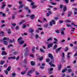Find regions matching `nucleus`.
<instances>
[{"mask_svg":"<svg viewBox=\"0 0 77 77\" xmlns=\"http://www.w3.org/2000/svg\"><path fill=\"white\" fill-rule=\"evenodd\" d=\"M29 48L27 47L26 48L25 50L24 51H25V53H24V56L25 57H26L29 54Z\"/></svg>","mask_w":77,"mask_h":77,"instance_id":"nucleus-1","label":"nucleus"},{"mask_svg":"<svg viewBox=\"0 0 77 77\" xmlns=\"http://www.w3.org/2000/svg\"><path fill=\"white\" fill-rule=\"evenodd\" d=\"M35 71V69H33L32 70H30L28 72L27 75H29V76H32V75H31V74H32L33 71Z\"/></svg>","mask_w":77,"mask_h":77,"instance_id":"nucleus-2","label":"nucleus"},{"mask_svg":"<svg viewBox=\"0 0 77 77\" xmlns=\"http://www.w3.org/2000/svg\"><path fill=\"white\" fill-rule=\"evenodd\" d=\"M48 57L50 58L52 60V61H53V62H54V59L53 58V56L51 54H49Z\"/></svg>","mask_w":77,"mask_h":77,"instance_id":"nucleus-3","label":"nucleus"},{"mask_svg":"<svg viewBox=\"0 0 77 77\" xmlns=\"http://www.w3.org/2000/svg\"><path fill=\"white\" fill-rule=\"evenodd\" d=\"M56 23H55V20H52V21L50 22L49 25L50 26H52L53 24H55Z\"/></svg>","mask_w":77,"mask_h":77,"instance_id":"nucleus-4","label":"nucleus"},{"mask_svg":"<svg viewBox=\"0 0 77 77\" xmlns=\"http://www.w3.org/2000/svg\"><path fill=\"white\" fill-rule=\"evenodd\" d=\"M2 4L3 5L2 6V9H4V7H5L6 6V2H3L2 3Z\"/></svg>","mask_w":77,"mask_h":77,"instance_id":"nucleus-5","label":"nucleus"},{"mask_svg":"<svg viewBox=\"0 0 77 77\" xmlns=\"http://www.w3.org/2000/svg\"><path fill=\"white\" fill-rule=\"evenodd\" d=\"M53 45V43H51L49 44H48V48H50V47H51Z\"/></svg>","mask_w":77,"mask_h":77,"instance_id":"nucleus-6","label":"nucleus"},{"mask_svg":"<svg viewBox=\"0 0 77 77\" xmlns=\"http://www.w3.org/2000/svg\"><path fill=\"white\" fill-rule=\"evenodd\" d=\"M62 49L61 47H60L57 49L55 50L56 52V53H58V52L60 51V50Z\"/></svg>","mask_w":77,"mask_h":77,"instance_id":"nucleus-7","label":"nucleus"},{"mask_svg":"<svg viewBox=\"0 0 77 77\" xmlns=\"http://www.w3.org/2000/svg\"><path fill=\"white\" fill-rule=\"evenodd\" d=\"M30 18H31L32 20H33L35 18V14H32L29 16Z\"/></svg>","mask_w":77,"mask_h":77,"instance_id":"nucleus-8","label":"nucleus"},{"mask_svg":"<svg viewBox=\"0 0 77 77\" xmlns=\"http://www.w3.org/2000/svg\"><path fill=\"white\" fill-rule=\"evenodd\" d=\"M52 63H53V62H52V61H51L49 63V64L50 65V66H54V67H55V65L53 64H52Z\"/></svg>","mask_w":77,"mask_h":77,"instance_id":"nucleus-9","label":"nucleus"},{"mask_svg":"<svg viewBox=\"0 0 77 77\" xmlns=\"http://www.w3.org/2000/svg\"><path fill=\"white\" fill-rule=\"evenodd\" d=\"M35 47H33L32 48V53H35Z\"/></svg>","mask_w":77,"mask_h":77,"instance_id":"nucleus-10","label":"nucleus"},{"mask_svg":"<svg viewBox=\"0 0 77 77\" xmlns=\"http://www.w3.org/2000/svg\"><path fill=\"white\" fill-rule=\"evenodd\" d=\"M71 54V52H68L67 54V58L68 59H69V57H70V56L69 55Z\"/></svg>","mask_w":77,"mask_h":77,"instance_id":"nucleus-11","label":"nucleus"},{"mask_svg":"<svg viewBox=\"0 0 77 77\" xmlns=\"http://www.w3.org/2000/svg\"><path fill=\"white\" fill-rule=\"evenodd\" d=\"M34 29L32 28H30L29 30V32L30 33H33V32H34Z\"/></svg>","mask_w":77,"mask_h":77,"instance_id":"nucleus-12","label":"nucleus"},{"mask_svg":"<svg viewBox=\"0 0 77 77\" xmlns=\"http://www.w3.org/2000/svg\"><path fill=\"white\" fill-rule=\"evenodd\" d=\"M26 72H27L26 70H25L23 71H22L21 73V74H22V75H24V74H25L26 73Z\"/></svg>","mask_w":77,"mask_h":77,"instance_id":"nucleus-13","label":"nucleus"},{"mask_svg":"<svg viewBox=\"0 0 77 77\" xmlns=\"http://www.w3.org/2000/svg\"><path fill=\"white\" fill-rule=\"evenodd\" d=\"M7 54V53H6V52L4 51H3L2 52V55H6Z\"/></svg>","mask_w":77,"mask_h":77,"instance_id":"nucleus-14","label":"nucleus"},{"mask_svg":"<svg viewBox=\"0 0 77 77\" xmlns=\"http://www.w3.org/2000/svg\"><path fill=\"white\" fill-rule=\"evenodd\" d=\"M5 63V60H4L3 61H1L0 63V64H1V65H3V64Z\"/></svg>","mask_w":77,"mask_h":77,"instance_id":"nucleus-15","label":"nucleus"},{"mask_svg":"<svg viewBox=\"0 0 77 77\" xmlns=\"http://www.w3.org/2000/svg\"><path fill=\"white\" fill-rule=\"evenodd\" d=\"M18 42H19V44H20V45H22V44L24 42V41H21Z\"/></svg>","mask_w":77,"mask_h":77,"instance_id":"nucleus-16","label":"nucleus"},{"mask_svg":"<svg viewBox=\"0 0 77 77\" xmlns=\"http://www.w3.org/2000/svg\"><path fill=\"white\" fill-rule=\"evenodd\" d=\"M57 45L56 44L55 45L53 48V50H55V49H56V48H57Z\"/></svg>","mask_w":77,"mask_h":77,"instance_id":"nucleus-17","label":"nucleus"},{"mask_svg":"<svg viewBox=\"0 0 77 77\" xmlns=\"http://www.w3.org/2000/svg\"><path fill=\"white\" fill-rule=\"evenodd\" d=\"M11 66H9L8 67V68L7 69V70L8 71H11Z\"/></svg>","mask_w":77,"mask_h":77,"instance_id":"nucleus-18","label":"nucleus"},{"mask_svg":"<svg viewBox=\"0 0 77 77\" xmlns=\"http://www.w3.org/2000/svg\"><path fill=\"white\" fill-rule=\"evenodd\" d=\"M67 71V68H66L65 69H63L62 71V72L63 73H64Z\"/></svg>","mask_w":77,"mask_h":77,"instance_id":"nucleus-19","label":"nucleus"},{"mask_svg":"<svg viewBox=\"0 0 77 77\" xmlns=\"http://www.w3.org/2000/svg\"><path fill=\"white\" fill-rule=\"evenodd\" d=\"M3 43L4 44V45H7L8 44V42H7L6 41H3Z\"/></svg>","mask_w":77,"mask_h":77,"instance_id":"nucleus-20","label":"nucleus"},{"mask_svg":"<svg viewBox=\"0 0 77 77\" xmlns=\"http://www.w3.org/2000/svg\"><path fill=\"white\" fill-rule=\"evenodd\" d=\"M63 12H65L67 10V8H66V6L64 7L63 8Z\"/></svg>","mask_w":77,"mask_h":77,"instance_id":"nucleus-21","label":"nucleus"},{"mask_svg":"<svg viewBox=\"0 0 77 77\" xmlns=\"http://www.w3.org/2000/svg\"><path fill=\"white\" fill-rule=\"evenodd\" d=\"M23 40V38L22 37H19L18 39V42H19L20 41H21V40Z\"/></svg>","mask_w":77,"mask_h":77,"instance_id":"nucleus-22","label":"nucleus"},{"mask_svg":"<svg viewBox=\"0 0 77 77\" xmlns=\"http://www.w3.org/2000/svg\"><path fill=\"white\" fill-rule=\"evenodd\" d=\"M58 70H60L61 69V67H62V65L61 64H60L58 65Z\"/></svg>","mask_w":77,"mask_h":77,"instance_id":"nucleus-23","label":"nucleus"},{"mask_svg":"<svg viewBox=\"0 0 77 77\" xmlns=\"http://www.w3.org/2000/svg\"><path fill=\"white\" fill-rule=\"evenodd\" d=\"M52 40V38H48L47 40V42H49V41H50Z\"/></svg>","mask_w":77,"mask_h":77,"instance_id":"nucleus-24","label":"nucleus"},{"mask_svg":"<svg viewBox=\"0 0 77 77\" xmlns=\"http://www.w3.org/2000/svg\"><path fill=\"white\" fill-rule=\"evenodd\" d=\"M31 65H32V66H34V65H35V62H34L32 61L31 62Z\"/></svg>","mask_w":77,"mask_h":77,"instance_id":"nucleus-25","label":"nucleus"},{"mask_svg":"<svg viewBox=\"0 0 77 77\" xmlns=\"http://www.w3.org/2000/svg\"><path fill=\"white\" fill-rule=\"evenodd\" d=\"M40 51L42 53H45V51H44L43 49L42 48H41L40 49Z\"/></svg>","mask_w":77,"mask_h":77,"instance_id":"nucleus-26","label":"nucleus"},{"mask_svg":"<svg viewBox=\"0 0 77 77\" xmlns=\"http://www.w3.org/2000/svg\"><path fill=\"white\" fill-rule=\"evenodd\" d=\"M11 24L13 26V27H15V26H17V24L15 23H11Z\"/></svg>","mask_w":77,"mask_h":77,"instance_id":"nucleus-27","label":"nucleus"},{"mask_svg":"<svg viewBox=\"0 0 77 77\" xmlns=\"http://www.w3.org/2000/svg\"><path fill=\"white\" fill-rule=\"evenodd\" d=\"M23 63L24 64H26L27 63V59H25L23 61Z\"/></svg>","mask_w":77,"mask_h":77,"instance_id":"nucleus-28","label":"nucleus"},{"mask_svg":"<svg viewBox=\"0 0 77 77\" xmlns=\"http://www.w3.org/2000/svg\"><path fill=\"white\" fill-rule=\"evenodd\" d=\"M48 71H53V68H51L48 69Z\"/></svg>","mask_w":77,"mask_h":77,"instance_id":"nucleus-29","label":"nucleus"},{"mask_svg":"<svg viewBox=\"0 0 77 77\" xmlns=\"http://www.w3.org/2000/svg\"><path fill=\"white\" fill-rule=\"evenodd\" d=\"M24 8H25V9L26 10H27V11H28L29 9V7L28 6H26V7H25Z\"/></svg>","mask_w":77,"mask_h":77,"instance_id":"nucleus-30","label":"nucleus"},{"mask_svg":"<svg viewBox=\"0 0 77 77\" xmlns=\"http://www.w3.org/2000/svg\"><path fill=\"white\" fill-rule=\"evenodd\" d=\"M12 75L13 76V77H15V76L16 75V74L15 73H13L12 74Z\"/></svg>","mask_w":77,"mask_h":77,"instance_id":"nucleus-31","label":"nucleus"},{"mask_svg":"<svg viewBox=\"0 0 77 77\" xmlns=\"http://www.w3.org/2000/svg\"><path fill=\"white\" fill-rule=\"evenodd\" d=\"M24 21H25V20H23V21H22L20 22V23L19 24L20 25H21V24H22V23H24Z\"/></svg>","mask_w":77,"mask_h":77,"instance_id":"nucleus-32","label":"nucleus"},{"mask_svg":"<svg viewBox=\"0 0 77 77\" xmlns=\"http://www.w3.org/2000/svg\"><path fill=\"white\" fill-rule=\"evenodd\" d=\"M37 7V6H36V5H33L32 6V9H35V8H36Z\"/></svg>","mask_w":77,"mask_h":77,"instance_id":"nucleus-33","label":"nucleus"},{"mask_svg":"<svg viewBox=\"0 0 77 77\" xmlns=\"http://www.w3.org/2000/svg\"><path fill=\"white\" fill-rule=\"evenodd\" d=\"M50 61V59L49 58H47V59H46V62L48 63Z\"/></svg>","mask_w":77,"mask_h":77,"instance_id":"nucleus-34","label":"nucleus"},{"mask_svg":"<svg viewBox=\"0 0 77 77\" xmlns=\"http://www.w3.org/2000/svg\"><path fill=\"white\" fill-rule=\"evenodd\" d=\"M10 42H15V39H13L12 40L11 39L10 40Z\"/></svg>","mask_w":77,"mask_h":77,"instance_id":"nucleus-35","label":"nucleus"},{"mask_svg":"<svg viewBox=\"0 0 77 77\" xmlns=\"http://www.w3.org/2000/svg\"><path fill=\"white\" fill-rule=\"evenodd\" d=\"M31 3L30 4L31 6H34L35 5V2H33V1H32V2H31Z\"/></svg>","mask_w":77,"mask_h":77,"instance_id":"nucleus-36","label":"nucleus"},{"mask_svg":"<svg viewBox=\"0 0 77 77\" xmlns=\"http://www.w3.org/2000/svg\"><path fill=\"white\" fill-rule=\"evenodd\" d=\"M5 72L6 75H8V70H5Z\"/></svg>","mask_w":77,"mask_h":77,"instance_id":"nucleus-37","label":"nucleus"},{"mask_svg":"<svg viewBox=\"0 0 77 77\" xmlns=\"http://www.w3.org/2000/svg\"><path fill=\"white\" fill-rule=\"evenodd\" d=\"M23 7V5H21L19 6V7H18L19 9H21V8H22Z\"/></svg>","mask_w":77,"mask_h":77,"instance_id":"nucleus-38","label":"nucleus"},{"mask_svg":"<svg viewBox=\"0 0 77 77\" xmlns=\"http://www.w3.org/2000/svg\"><path fill=\"white\" fill-rule=\"evenodd\" d=\"M65 22H66V23H71V21L68 20H66Z\"/></svg>","mask_w":77,"mask_h":77,"instance_id":"nucleus-39","label":"nucleus"},{"mask_svg":"<svg viewBox=\"0 0 77 77\" xmlns=\"http://www.w3.org/2000/svg\"><path fill=\"white\" fill-rule=\"evenodd\" d=\"M65 57V54L63 52L62 53V57H63V58H64Z\"/></svg>","mask_w":77,"mask_h":77,"instance_id":"nucleus-40","label":"nucleus"},{"mask_svg":"<svg viewBox=\"0 0 77 77\" xmlns=\"http://www.w3.org/2000/svg\"><path fill=\"white\" fill-rule=\"evenodd\" d=\"M39 60H40V61H41V60H42V59H43V57H42L40 58H39Z\"/></svg>","mask_w":77,"mask_h":77,"instance_id":"nucleus-41","label":"nucleus"},{"mask_svg":"<svg viewBox=\"0 0 77 77\" xmlns=\"http://www.w3.org/2000/svg\"><path fill=\"white\" fill-rule=\"evenodd\" d=\"M15 29L16 30H18V29H20V28L19 27V26H17L16 27Z\"/></svg>","mask_w":77,"mask_h":77,"instance_id":"nucleus-42","label":"nucleus"},{"mask_svg":"<svg viewBox=\"0 0 77 77\" xmlns=\"http://www.w3.org/2000/svg\"><path fill=\"white\" fill-rule=\"evenodd\" d=\"M68 71L69 72H72V70L70 69H68Z\"/></svg>","mask_w":77,"mask_h":77,"instance_id":"nucleus-43","label":"nucleus"},{"mask_svg":"<svg viewBox=\"0 0 77 77\" xmlns=\"http://www.w3.org/2000/svg\"><path fill=\"white\" fill-rule=\"evenodd\" d=\"M15 15L14 14H13L12 16V19H15Z\"/></svg>","mask_w":77,"mask_h":77,"instance_id":"nucleus-44","label":"nucleus"},{"mask_svg":"<svg viewBox=\"0 0 77 77\" xmlns=\"http://www.w3.org/2000/svg\"><path fill=\"white\" fill-rule=\"evenodd\" d=\"M36 39H37V38H39V35H36L35 36Z\"/></svg>","mask_w":77,"mask_h":77,"instance_id":"nucleus-45","label":"nucleus"},{"mask_svg":"<svg viewBox=\"0 0 77 77\" xmlns=\"http://www.w3.org/2000/svg\"><path fill=\"white\" fill-rule=\"evenodd\" d=\"M66 26L67 27H70L71 26V25L70 24H69L68 23H67L66 24Z\"/></svg>","mask_w":77,"mask_h":77,"instance_id":"nucleus-46","label":"nucleus"},{"mask_svg":"<svg viewBox=\"0 0 77 77\" xmlns=\"http://www.w3.org/2000/svg\"><path fill=\"white\" fill-rule=\"evenodd\" d=\"M61 60H62V62H63V63L65 62V60L64 59V58H62L61 59Z\"/></svg>","mask_w":77,"mask_h":77,"instance_id":"nucleus-47","label":"nucleus"},{"mask_svg":"<svg viewBox=\"0 0 77 77\" xmlns=\"http://www.w3.org/2000/svg\"><path fill=\"white\" fill-rule=\"evenodd\" d=\"M48 26V23H47L46 24H45L44 25L45 27V28L47 27Z\"/></svg>","mask_w":77,"mask_h":77,"instance_id":"nucleus-48","label":"nucleus"},{"mask_svg":"<svg viewBox=\"0 0 77 77\" xmlns=\"http://www.w3.org/2000/svg\"><path fill=\"white\" fill-rule=\"evenodd\" d=\"M17 53H18V52L15 51L13 53V54H14V55H15L17 54Z\"/></svg>","mask_w":77,"mask_h":77,"instance_id":"nucleus-49","label":"nucleus"},{"mask_svg":"<svg viewBox=\"0 0 77 77\" xmlns=\"http://www.w3.org/2000/svg\"><path fill=\"white\" fill-rule=\"evenodd\" d=\"M65 42V40L64 39H63L61 41V43Z\"/></svg>","mask_w":77,"mask_h":77,"instance_id":"nucleus-50","label":"nucleus"},{"mask_svg":"<svg viewBox=\"0 0 77 77\" xmlns=\"http://www.w3.org/2000/svg\"><path fill=\"white\" fill-rule=\"evenodd\" d=\"M68 47H66V48L65 49V51H68Z\"/></svg>","mask_w":77,"mask_h":77,"instance_id":"nucleus-51","label":"nucleus"},{"mask_svg":"<svg viewBox=\"0 0 77 77\" xmlns=\"http://www.w3.org/2000/svg\"><path fill=\"white\" fill-rule=\"evenodd\" d=\"M26 25L24 24H23V29H24V28H26Z\"/></svg>","mask_w":77,"mask_h":77,"instance_id":"nucleus-52","label":"nucleus"},{"mask_svg":"<svg viewBox=\"0 0 77 77\" xmlns=\"http://www.w3.org/2000/svg\"><path fill=\"white\" fill-rule=\"evenodd\" d=\"M54 41H56V42H57V41H58L57 39L56 38H54Z\"/></svg>","mask_w":77,"mask_h":77,"instance_id":"nucleus-53","label":"nucleus"},{"mask_svg":"<svg viewBox=\"0 0 77 77\" xmlns=\"http://www.w3.org/2000/svg\"><path fill=\"white\" fill-rule=\"evenodd\" d=\"M48 71L49 73L50 74H52L53 73V72L52 71Z\"/></svg>","mask_w":77,"mask_h":77,"instance_id":"nucleus-54","label":"nucleus"},{"mask_svg":"<svg viewBox=\"0 0 77 77\" xmlns=\"http://www.w3.org/2000/svg\"><path fill=\"white\" fill-rule=\"evenodd\" d=\"M59 23H63V20H61L59 21Z\"/></svg>","mask_w":77,"mask_h":77,"instance_id":"nucleus-55","label":"nucleus"},{"mask_svg":"<svg viewBox=\"0 0 77 77\" xmlns=\"http://www.w3.org/2000/svg\"><path fill=\"white\" fill-rule=\"evenodd\" d=\"M27 46V43H25L24 45L23 46V47H26Z\"/></svg>","mask_w":77,"mask_h":77,"instance_id":"nucleus-56","label":"nucleus"},{"mask_svg":"<svg viewBox=\"0 0 77 77\" xmlns=\"http://www.w3.org/2000/svg\"><path fill=\"white\" fill-rule=\"evenodd\" d=\"M55 32L57 33H59V30H56L55 31Z\"/></svg>","mask_w":77,"mask_h":77,"instance_id":"nucleus-57","label":"nucleus"},{"mask_svg":"<svg viewBox=\"0 0 77 77\" xmlns=\"http://www.w3.org/2000/svg\"><path fill=\"white\" fill-rule=\"evenodd\" d=\"M54 20H58L59 19V18H58V17H55L54 18Z\"/></svg>","mask_w":77,"mask_h":77,"instance_id":"nucleus-58","label":"nucleus"},{"mask_svg":"<svg viewBox=\"0 0 77 77\" xmlns=\"http://www.w3.org/2000/svg\"><path fill=\"white\" fill-rule=\"evenodd\" d=\"M19 3L20 5H21V4H23V2H21L20 1H19Z\"/></svg>","mask_w":77,"mask_h":77,"instance_id":"nucleus-59","label":"nucleus"},{"mask_svg":"<svg viewBox=\"0 0 77 77\" xmlns=\"http://www.w3.org/2000/svg\"><path fill=\"white\" fill-rule=\"evenodd\" d=\"M35 74H36V75H39V72H36Z\"/></svg>","mask_w":77,"mask_h":77,"instance_id":"nucleus-60","label":"nucleus"},{"mask_svg":"<svg viewBox=\"0 0 77 77\" xmlns=\"http://www.w3.org/2000/svg\"><path fill=\"white\" fill-rule=\"evenodd\" d=\"M15 58H16V57L15 56L11 57V59H15Z\"/></svg>","mask_w":77,"mask_h":77,"instance_id":"nucleus-61","label":"nucleus"},{"mask_svg":"<svg viewBox=\"0 0 77 77\" xmlns=\"http://www.w3.org/2000/svg\"><path fill=\"white\" fill-rule=\"evenodd\" d=\"M65 30V28H63L61 29V30L62 31H63V30Z\"/></svg>","mask_w":77,"mask_h":77,"instance_id":"nucleus-62","label":"nucleus"},{"mask_svg":"<svg viewBox=\"0 0 77 77\" xmlns=\"http://www.w3.org/2000/svg\"><path fill=\"white\" fill-rule=\"evenodd\" d=\"M66 3L68 4V0H65Z\"/></svg>","mask_w":77,"mask_h":77,"instance_id":"nucleus-63","label":"nucleus"},{"mask_svg":"<svg viewBox=\"0 0 77 77\" xmlns=\"http://www.w3.org/2000/svg\"><path fill=\"white\" fill-rule=\"evenodd\" d=\"M61 34L62 35H64V31H62L61 32Z\"/></svg>","mask_w":77,"mask_h":77,"instance_id":"nucleus-64","label":"nucleus"}]
</instances>
